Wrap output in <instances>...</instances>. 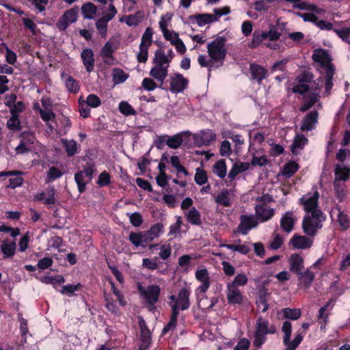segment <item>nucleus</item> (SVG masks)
Wrapping results in <instances>:
<instances>
[{
    "label": "nucleus",
    "mask_w": 350,
    "mask_h": 350,
    "mask_svg": "<svg viewBox=\"0 0 350 350\" xmlns=\"http://www.w3.org/2000/svg\"><path fill=\"white\" fill-rule=\"evenodd\" d=\"M172 312L170 320L169 323L167 324V325L163 328V334L167 332L170 329H174L176 325L177 317H178L179 312H177L176 310V309L172 310Z\"/></svg>",
    "instance_id": "4d7b16f0"
},
{
    "label": "nucleus",
    "mask_w": 350,
    "mask_h": 350,
    "mask_svg": "<svg viewBox=\"0 0 350 350\" xmlns=\"http://www.w3.org/2000/svg\"><path fill=\"white\" fill-rule=\"evenodd\" d=\"M265 40L263 31H255L253 33L252 41L250 43V46L251 48H256Z\"/></svg>",
    "instance_id": "864d4df0"
},
{
    "label": "nucleus",
    "mask_w": 350,
    "mask_h": 350,
    "mask_svg": "<svg viewBox=\"0 0 350 350\" xmlns=\"http://www.w3.org/2000/svg\"><path fill=\"white\" fill-rule=\"evenodd\" d=\"M336 214L337 220L342 229H347L349 227V219L347 215L341 212L340 210L333 211L332 215Z\"/></svg>",
    "instance_id": "09e8293b"
},
{
    "label": "nucleus",
    "mask_w": 350,
    "mask_h": 350,
    "mask_svg": "<svg viewBox=\"0 0 350 350\" xmlns=\"http://www.w3.org/2000/svg\"><path fill=\"white\" fill-rule=\"evenodd\" d=\"M170 64V57L164 56V51L162 49L157 50L155 52L153 59V66L150 70V75L156 80L161 88L166 77L168 75V68Z\"/></svg>",
    "instance_id": "f03ea898"
},
{
    "label": "nucleus",
    "mask_w": 350,
    "mask_h": 350,
    "mask_svg": "<svg viewBox=\"0 0 350 350\" xmlns=\"http://www.w3.org/2000/svg\"><path fill=\"white\" fill-rule=\"evenodd\" d=\"M226 298L230 304H241L243 301V295L241 290L233 284L226 286Z\"/></svg>",
    "instance_id": "a211bd4d"
},
{
    "label": "nucleus",
    "mask_w": 350,
    "mask_h": 350,
    "mask_svg": "<svg viewBox=\"0 0 350 350\" xmlns=\"http://www.w3.org/2000/svg\"><path fill=\"white\" fill-rule=\"evenodd\" d=\"M118 108L120 113L126 116L135 115L136 113L134 108L126 101H121L119 103Z\"/></svg>",
    "instance_id": "a18cd8bd"
},
{
    "label": "nucleus",
    "mask_w": 350,
    "mask_h": 350,
    "mask_svg": "<svg viewBox=\"0 0 350 350\" xmlns=\"http://www.w3.org/2000/svg\"><path fill=\"white\" fill-rule=\"evenodd\" d=\"M118 43L113 40L107 41L100 51V55L103 59H113V53L118 49Z\"/></svg>",
    "instance_id": "2f4dec72"
},
{
    "label": "nucleus",
    "mask_w": 350,
    "mask_h": 350,
    "mask_svg": "<svg viewBox=\"0 0 350 350\" xmlns=\"http://www.w3.org/2000/svg\"><path fill=\"white\" fill-rule=\"evenodd\" d=\"M163 35L165 39L169 41L172 45H174L176 44V42L180 40L178 33L174 31H165Z\"/></svg>",
    "instance_id": "774afa93"
},
{
    "label": "nucleus",
    "mask_w": 350,
    "mask_h": 350,
    "mask_svg": "<svg viewBox=\"0 0 350 350\" xmlns=\"http://www.w3.org/2000/svg\"><path fill=\"white\" fill-rule=\"evenodd\" d=\"M232 192L230 190L223 189L215 196V201L224 207L230 206L232 203Z\"/></svg>",
    "instance_id": "7c9ffc66"
},
{
    "label": "nucleus",
    "mask_w": 350,
    "mask_h": 350,
    "mask_svg": "<svg viewBox=\"0 0 350 350\" xmlns=\"http://www.w3.org/2000/svg\"><path fill=\"white\" fill-rule=\"evenodd\" d=\"M250 72L252 77L258 81H262L267 75V70L263 67L257 64H252L250 66Z\"/></svg>",
    "instance_id": "58836bf2"
},
{
    "label": "nucleus",
    "mask_w": 350,
    "mask_h": 350,
    "mask_svg": "<svg viewBox=\"0 0 350 350\" xmlns=\"http://www.w3.org/2000/svg\"><path fill=\"white\" fill-rule=\"evenodd\" d=\"M139 291L146 303L150 306H153L159 300L161 288L158 285L152 284L148 286L146 288L140 287Z\"/></svg>",
    "instance_id": "ddd939ff"
},
{
    "label": "nucleus",
    "mask_w": 350,
    "mask_h": 350,
    "mask_svg": "<svg viewBox=\"0 0 350 350\" xmlns=\"http://www.w3.org/2000/svg\"><path fill=\"white\" fill-rule=\"evenodd\" d=\"M172 15L170 13L166 14L164 16L161 17L159 25V27L162 31V33L165 32V31H169L167 29L168 25L172 19Z\"/></svg>",
    "instance_id": "680f3d73"
},
{
    "label": "nucleus",
    "mask_w": 350,
    "mask_h": 350,
    "mask_svg": "<svg viewBox=\"0 0 350 350\" xmlns=\"http://www.w3.org/2000/svg\"><path fill=\"white\" fill-rule=\"evenodd\" d=\"M16 248V245L15 242L9 239L3 241L1 245V251L3 254V258H8L12 257L15 254Z\"/></svg>",
    "instance_id": "473e14b6"
},
{
    "label": "nucleus",
    "mask_w": 350,
    "mask_h": 350,
    "mask_svg": "<svg viewBox=\"0 0 350 350\" xmlns=\"http://www.w3.org/2000/svg\"><path fill=\"white\" fill-rule=\"evenodd\" d=\"M308 139L304 135H297L291 145V151L293 154H297L307 144Z\"/></svg>",
    "instance_id": "4c0bfd02"
},
{
    "label": "nucleus",
    "mask_w": 350,
    "mask_h": 350,
    "mask_svg": "<svg viewBox=\"0 0 350 350\" xmlns=\"http://www.w3.org/2000/svg\"><path fill=\"white\" fill-rule=\"evenodd\" d=\"M194 180L199 185H204L208 181L206 172L202 168H197L194 176Z\"/></svg>",
    "instance_id": "de8ad7c7"
},
{
    "label": "nucleus",
    "mask_w": 350,
    "mask_h": 350,
    "mask_svg": "<svg viewBox=\"0 0 350 350\" xmlns=\"http://www.w3.org/2000/svg\"><path fill=\"white\" fill-rule=\"evenodd\" d=\"M248 279L245 273L237 274L231 282L228 284H233L236 287L243 286L247 283Z\"/></svg>",
    "instance_id": "13d9d810"
},
{
    "label": "nucleus",
    "mask_w": 350,
    "mask_h": 350,
    "mask_svg": "<svg viewBox=\"0 0 350 350\" xmlns=\"http://www.w3.org/2000/svg\"><path fill=\"white\" fill-rule=\"evenodd\" d=\"M317 122L318 113L316 110H313L303 119L301 129L303 131H310L315 128Z\"/></svg>",
    "instance_id": "b1692460"
},
{
    "label": "nucleus",
    "mask_w": 350,
    "mask_h": 350,
    "mask_svg": "<svg viewBox=\"0 0 350 350\" xmlns=\"http://www.w3.org/2000/svg\"><path fill=\"white\" fill-rule=\"evenodd\" d=\"M117 14V10L112 3L109 4L108 10L104 13V16L96 23V27L103 38L106 37L107 24Z\"/></svg>",
    "instance_id": "f8f14e48"
},
{
    "label": "nucleus",
    "mask_w": 350,
    "mask_h": 350,
    "mask_svg": "<svg viewBox=\"0 0 350 350\" xmlns=\"http://www.w3.org/2000/svg\"><path fill=\"white\" fill-rule=\"evenodd\" d=\"M334 31L340 38L350 45V28H343L342 29H334Z\"/></svg>",
    "instance_id": "e2e57ef3"
},
{
    "label": "nucleus",
    "mask_w": 350,
    "mask_h": 350,
    "mask_svg": "<svg viewBox=\"0 0 350 350\" xmlns=\"http://www.w3.org/2000/svg\"><path fill=\"white\" fill-rule=\"evenodd\" d=\"M269 160L265 155H259L254 154L251 160V164L254 166H265L268 164Z\"/></svg>",
    "instance_id": "5fc2aeb1"
},
{
    "label": "nucleus",
    "mask_w": 350,
    "mask_h": 350,
    "mask_svg": "<svg viewBox=\"0 0 350 350\" xmlns=\"http://www.w3.org/2000/svg\"><path fill=\"white\" fill-rule=\"evenodd\" d=\"M183 143L182 136L180 135H176L170 137L166 142V144L172 148H177Z\"/></svg>",
    "instance_id": "052dcab7"
},
{
    "label": "nucleus",
    "mask_w": 350,
    "mask_h": 350,
    "mask_svg": "<svg viewBox=\"0 0 350 350\" xmlns=\"http://www.w3.org/2000/svg\"><path fill=\"white\" fill-rule=\"evenodd\" d=\"M273 198L268 193L263 194L256 198L257 204L255 206V216L260 222H265L270 220L275 214L274 208L270 207L268 203L271 202Z\"/></svg>",
    "instance_id": "20e7f679"
},
{
    "label": "nucleus",
    "mask_w": 350,
    "mask_h": 350,
    "mask_svg": "<svg viewBox=\"0 0 350 350\" xmlns=\"http://www.w3.org/2000/svg\"><path fill=\"white\" fill-rule=\"evenodd\" d=\"M195 278L200 283V286L196 289L195 294L198 299H202L205 297V293L211 286V278L208 270L202 267L196 269Z\"/></svg>",
    "instance_id": "1a4fd4ad"
},
{
    "label": "nucleus",
    "mask_w": 350,
    "mask_h": 350,
    "mask_svg": "<svg viewBox=\"0 0 350 350\" xmlns=\"http://www.w3.org/2000/svg\"><path fill=\"white\" fill-rule=\"evenodd\" d=\"M312 58L314 62L320 64V71L323 72H332L334 69L333 65L331 64L330 57L327 52L323 49H317L314 52Z\"/></svg>",
    "instance_id": "4468645a"
},
{
    "label": "nucleus",
    "mask_w": 350,
    "mask_h": 350,
    "mask_svg": "<svg viewBox=\"0 0 350 350\" xmlns=\"http://www.w3.org/2000/svg\"><path fill=\"white\" fill-rule=\"evenodd\" d=\"M275 329L273 326L269 325L267 320L260 318L257 320L256 324V330L254 332V339L253 345L257 348H260L267 340V335L273 334Z\"/></svg>",
    "instance_id": "423d86ee"
},
{
    "label": "nucleus",
    "mask_w": 350,
    "mask_h": 350,
    "mask_svg": "<svg viewBox=\"0 0 350 350\" xmlns=\"http://www.w3.org/2000/svg\"><path fill=\"white\" fill-rule=\"evenodd\" d=\"M78 14V7L67 10L57 23V27L62 31L65 30L69 25L77 21Z\"/></svg>",
    "instance_id": "dca6fc26"
},
{
    "label": "nucleus",
    "mask_w": 350,
    "mask_h": 350,
    "mask_svg": "<svg viewBox=\"0 0 350 350\" xmlns=\"http://www.w3.org/2000/svg\"><path fill=\"white\" fill-rule=\"evenodd\" d=\"M153 31L150 27H147L142 35L139 47V52L137 53V61L140 63H145L148 57V49L152 42Z\"/></svg>",
    "instance_id": "9b49d317"
},
{
    "label": "nucleus",
    "mask_w": 350,
    "mask_h": 350,
    "mask_svg": "<svg viewBox=\"0 0 350 350\" xmlns=\"http://www.w3.org/2000/svg\"><path fill=\"white\" fill-rule=\"evenodd\" d=\"M213 172L219 178H224L226 175V165L224 160L216 162L213 165Z\"/></svg>",
    "instance_id": "79ce46f5"
},
{
    "label": "nucleus",
    "mask_w": 350,
    "mask_h": 350,
    "mask_svg": "<svg viewBox=\"0 0 350 350\" xmlns=\"http://www.w3.org/2000/svg\"><path fill=\"white\" fill-rule=\"evenodd\" d=\"M56 191L53 187H51L46 191L38 192L35 196V199L38 201H42L44 203L52 205L56 202L55 195Z\"/></svg>",
    "instance_id": "393cba45"
},
{
    "label": "nucleus",
    "mask_w": 350,
    "mask_h": 350,
    "mask_svg": "<svg viewBox=\"0 0 350 350\" xmlns=\"http://www.w3.org/2000/svg\"><path fill=\"white\" fill-rule=\"evenodd\" d=\"M299 165L296 162L290 161L284 166L282 175L290 177L297 171Z\"/></svg>",
    "instance_id": "c03bdc74"
},
{
    "label": "nucleus",
    "mask_w": 350,
    "mask_h": 350,
    "mask_svg": "<svg viewBox=\"0 0 350 350\" xmlns=\"http://www.w3.org/2000/svg\"><path fill=\"white\" fill-rule=\"evenodd\" d=\"M139 325L141 330L139 350H147L151 343V334L142 318L139 319Z\"/></svg>",
    "instance_id": "412c9836"
},
{
    "label": "nucleus",
    "mask_w": 350,
    "mask_h": 350,
    "mask_svg": "<svg viewBox=\"0 0 350 350\" xmlns=\"http://www.w3.org/2000/svg\"><path fill=\"white\" fill-rule=\"evenodd\" d=\"M216 135L211 130H203L193 136V141L198 146H208L215 140Z\"/></svg>",
    "instance_id": "f3484780"
},
{
    "label": "nucleus",
    "mask_w": 350,
    "mask_h": 350,
    "mask_svg": "<svg viewBox=\"0 0 350 350\" xmlns=\"http://www.w3.org/2000/svg\"><path fill=\"white\" fill-rule=\"evenodd\" d=\"M187 84L188 80L180 73L172 74L170 77V90L172 93L183 92Z\"/></svg>",
    "instance_id": "2eb2a0df"
},
{
    "label": "nucleus",
    "mask_w": 350,
    "mask_h": 350,
    "mask_svg": "<svg viewBox=\"0 0 350 350\" xmlns=\"http://www.w3.org/2000/svg\"><path fill=\"white\" fill-rule=\"evenodd\" d=\"M191 288L189 286L182 288L178 293L177 297L170 295L169 304L172 310L176 309L179 312L180 310H186L190 307L189 297L191 295Z\"/></svg>",
    "instance_id": "0eeeda50"
},
{
    "label": "nucleus",
    "mask_w": 350,
    "mask_h": 350,
    "mask_svg": "<svg viewBox=\"0 0 350 350\" xmlns=\"http://www.w3.org/2000/svg\"><path fill=\"white\" fill-rule=\"evenodd\" d=\"M297 220V218L293 212H286L280 219V226L284 231L289 233L293 230Z\"/></svg>",
    "instance_id": "bb28decb"
},
{
    "label": "nucleus",
    "mask_w": 350,
    "mask_h": 350,
    "mask_svg": "<svg viewBox=\"0 0 350 350\" xmlns=\"http://www.w3.org/2000/svg\"><path fill=\"white\" fill-rule=\"evenodd\" d=\"M308 8L312 10V12L303 14L301 17L304 21L312 22L316 25L319 19L314 13H321L323 12L324 10L323 9L318 8L314 4L308 5Z\"/></svg>",
    "instance_id": "f704fd0d"
},
{
    "label": "nucleus",
    "mask_w": 350,
    "mask_h": 350,
    "mask_svg": "<svg viewBox=\"0 0 350 350\" xmlns=\"http://www.w3.org/2000/svg\"><path fill=\"white\" fill-rule=\"evenodd\" d=\"M157 258H144L142 260V267L149 270H155L158 267Z\"/></svg>",
    "instance_id": "69168bd1"
},
{
    "label": "nucleus",
    "mask_w": 350,
    "mask_h": 350,
    "mask_svg": "<svg viewBox=\"0 0 350 350\" xmlns=\"http://www.w3.org/2000/svg\"><path fill=\"white\" fill-rule=\"evenodd\" d=\"M304 334V332H301L297 334L293 341H291L290 339L288 342L284 343V345L286 346V350H295L302 341Z\"/></svg>",
    "instance_id": "8fccbe9b"
},
{
    "label": "nucleus",
    "mask_w": 350,
    "mask_h": 350,
    "mask_svg": "<svg viewBox=\"0 0 350 350\" xmlns=\"http://www.w3.org/2000/svg\"><path fill=\"white\" fill-rule=\"evenodd\" d=\"M163 226L157 223L152 225L150 228L146 232H131L129 234V240L135 247H145L146 244L159 237L163 231Z\"/></svg>",
    "instance_id": "7ed1b4c3"
},
{
    "label": "nucleus",
    "mask_w": 350,
    "mask_h": 350,
    "mask_svg": "<svg viewBox=\"0 0 350 350\" xmlns=\"http://www.w3.org/2000/svg\"><path fill=\"white\" fill-rule=\"evenodd\" d=\"M292 90L295 93L304 95V103L300 108L301 111L308 110L318 101L319 93L309 89L308 85L304 83L295 85Z\"/></svg>",
    "instance_id": "6e6552de"
},
{
    "label": "nucleus",
    "mask_w": 350,
    "mask_h": 350,
    "mask_svg": "<svg viewBox=\"0 0 350 350\" xmlns=\"http://www.w3.org/2000/svg\"><path fill=\"white\" fill-rule=\"evenodd\" d=\"M230 12L228 6L213 10V14H199L190 16L189 19L192 23L196 22L199 27H203L207 24L217 21L222 16L227 15Z\"/></svg>",
    "instance_id": "39448f33"
},
{
    "label": "nucleus",
    "mask_w": 350,
    "mask_h": 350,
    "mask_svg": "<svg viewBox=\"0 0 350 350\" xmlns=\"http://www.w3.org/2000/svg\"><path fill=\"white\" fill-rule=\"evenodd\" d=\"M313 240L305 236L294 234L291 239L289 244L295 249L306 250L312 245Z\"/></svg>",
    "instance_id": "aec40b11"
},
{
    "label": "nucleus",
    "mask_w": 350,
    "mask_h": 350,
    "mask_svg": "<svg viewBox=\"0 0 350 350\" xmlns=\"http://www.w3.org/2000/svg\"><path fill=\"white\" fill-rule=\"evenodd\" d=\"M81 12L85 18L92 19L96 14L97 8L92 3H87L82 6Z\"/></svg>",
    "instance_id": "ea45409f"
},
{
    "label": "nucleus",
    "mask_w": 350,
    "mask_h": 350,
    "mask_svg": "<svg viewBox=\"0 0 350 350\" xmlns=\"http://www.w3.org/2000/svg\"><path fill=\"white\" fill-rule=\"evenodd\" d=\"M332 303V300L329 301L325 306L321 307L319 311L318 318L323 320L324 325L327 322L329 311L332 308V306H330Z\"/></svg>",
    "instance_id": "3c124183"
},
{
    "label": "nucleus",
    "mask_w": 350,
    "mask_h": 350,
    "mask_svg": "<svg viewBox=\"0 0 350 350\" xmlns=\"http://www.w3.org/2000/svg\"><path fill=\"white\" fill-rule=\"evenodd\" d=\"M282 312L284 318L291 319V320H297L301 316V311L297 308H284L282 310Z\"/></svg>",
    "instance_id": "603ef678"
},
{
    "label": "nucleus",
    "mask_w": 350,
    "mask_h": 350,
    "mask_svg": "<svg viewBox=\"0 0 350 350\" xmlns=\"http://www.w3.org/2000/svg\"><path fill=\"white\" fill-rule=\"evenodd\" d=\"M319 195L317 191L304 195L300 199L306 215L302 221L304 232L308 236H314L323 226L325 217L318 207Z\"/></svg>",
    "instance_id": "f257e3e1"
},
{
    "label": "nucleus",
    "mask_w": 350,
    "mask_h": 350,
    "mask_svg": "<svg viewBox=\"0 0 350 350\" xmlns=\"http://www.w3.org/2000/svg\"><path fill=\"white\" fill-rule=\"evenodd\" d=\"M66 172L62 165H52L49 167L46 172V183H51L62 177Z\"/></svg>",
    "instance_id": "c85d7f7f"
},
{
    "label": "nucleus",
    "mask_w": 350,
    "mask_h": 350,
    "mask_svg": "<svg viewBox=\"0 0 350 350\" xmlns=\"http://www.w3.org/2000/svg\"><path fill=\"white\" fill-rule=\"evenodd\" d=\"M81 57L86 70L92 72L94 68V53L91 49H85L81 53Z\"/></svg>",
    "instance_id": "c756f323"
},
{
    "label": "nucleus",
    "mask_w": 350,
    "mask_h": 350,
    "mask_svg": "<svg viewBox=\"0 0 350 350\" xmlns=\"http://www.w3.org/2000/svg\"><path fill=\"white\" fill-rule=\"evenodd\" d=\"M258 225V221L253 215H242L240 217V224L238 226L239 232L242 234H247V232Z\"/></svg>",
    "instance_id": "6ab92c4d"
},
{
    "label": "nucleus",
    "mask_w": 350,
    "mask_h": 350,
    "mask_svg": "<svg viewBox=\"0 0 350 350\" xmlns=\"http://www.w3.org/2000/svg\"><path fill=\"white\" fill-rule=\"evenodd\" d=\"M184 213L188 222L190 224L194 225H199L201 224L200 213L195 207H191L188 211H185Z\"/></svg>",
    "instance_id": "c9c22d12"
},
{
    "label": "nucleus",
    "mask_w": 350,
    "mask_h": 350,
    "mask_svg": "<svg viewBox=\"0 0 350 350\" xmlns=\"http://www.w3.org/2000/svg\"><path fill=\"white\" fill-rule=\"evenodd\" d=\"M62 143L65 147L66 152L68 156L71 157L75 154L77 152V144L75 140H68L66 139H62Z\"/></svg>",
    "instance_id": "a19ab883"
},
{
    "label": "nucleus",
    "mask_w": 350,
    "mask_h": 350,
    "mask_svg": "<svg viewBox=\"0 0 350 350\" xmlns=\"http://www.w3.org/2000/svg\"><path fill=\"white\" fill-rule=\"evenodd\" d=\"M114 83L119 84L124 82L128 79V75L120 68H115L112 72Z\"/></svg>",
    "instance_id": "37998d69"
},
{
    "label": "nucleus",
    "mask_w": 350,
    "mask_h": 350,
    "mask_svg": "<svg viewBox=\"0 0 350 350\" xmlns=\"http://www.w3.org/2000/svg\"><path fill=\"white\" fill-rule=\"evenodd\" d=\"M81 287V284L80 283L77 284H68L64 286L60 292L62 294L70 297L75 292L78 291Z\"/></svg>",
    "instance_id": "6e6d98bb"
},
{
    "label": "nucleus",
    "mask_w": 350,
    "mask_h": 350,
    "mask_svg": "<svg viewBox=\"0 0 350 350\" xmlns=\"http://www.w3.org/2000/svg\"><path fill=\"white\" fill-rule=\"evenodd\" d=\"M75 180L77 184L79 191L81 193H83L85 189L87 183L90 181H88L85 176H83V174L79 172L75 174Z\"/></svg>",
    "instance_id": "49530a36"
},
{
    "label": "nucleus",
    "mask_w": 350,
    "mask_h": 350,
    "mask_svg": "<svg viewBox=\"0 0 350 350\" xmlns=\"http://www.w3.org/2000/svg\"><path fill=\"white\" fill-rule=\"evenodd\" d=\"M299 285L301 287L308 289L313 282L315 274L310 268H308L304 271H301L297 273Z\"/></svg>",
    "instance_id": "5701e85b"
},
{
    "label": "nucleus",
    "mask_w": 350,
    "mask_h": 350,
    "mask_svg": "<svg viewBox=\"0 0 350 350\" xmlns=\"http://www.w3.org/2000/svg\"><path fill=\"white\" fill-rule=\"evenodd\" d=\"M289 269L291 271L298 273L304 267V258L301 256L297 254H293L288 259Z\"/></svg>",
    "instance_id": "cd10ccee"
},
{
    "label": "nucleus",
    "mask_w": 350,
    "mask_h": 350,
    "mask_svg": "<svg viewBox=\"0 0 350 350\" xmlns=\"http://www.w3.org/2000/svg\"><path fill=\"white\" fill-rule=\"evenodd\" d=\"M181 225V217L180 216H177L176 222L170 227L168 236H174V237H176V236L180 232Z\"/></svg>",
    "instance_id": "bf43d9fd"
},
{
    "label": "nucleus",
    "mask_w": 350,
    "mask_h": 350,
    "mask_svg": "<svg viewBox=\"0 0 350 350\" xmlns=\"http://www.w3.org/2000/svg\"><path fill=\"white\" fill-rule=\"evenodd\" d=\"M160 252L159 253V257L163 260H167L170 258L172 249L170 244H163L159 247Z\"/></svg>",
    "instance_id": "338daca9"
},
{
    "label": "nucleus",
    "mask_w": 350,
    "mask_h": 350,
    "mask_svg": "<svg viewBox=\"0 0 350 350\" xmlns=\"http://www.w3.org/2000/svg\"><path fill=\"white\" fill-rule=\"evenodd\" d=\"M41 281L46 284H62L64 282V278L61 275L46 276Z\"/></svg>",
    "instance_id": "0e129e2a"
},
{
    "label": "nucleus",
    "mask_w": 350,
    "mask_h": 350,
    "mask_svg": "<svg viewBox=\"0 0 350 350\" xmlns=\"http://www.w3.org/2000/svg\"><path fill=\"white\" fill-rule=\"evenodd\" d=\"M219 247H226L242 254H247L250 251V248L247 245L241 243V240L236 241L233 244L221 243L219 244Z\"/></svg>",
    "instance_id": "72a5a7b5"
},
{
    "label": "nucleus",
    "mask_w": 350,
    "mask_h": 350,
    "mask_svg": "<svg viewBox=\"0 0 350 350\" xmlns=\"http://www.w3.org/2000/svg\"><path fill=\"white\" fill-rule=\"evenodd\" d=\"M42 120L46 123L49 131L53 133L57 126L56 115L52 109L39 110Z\"/></svg>",
    "instance_id": "4be33fe9"
},
{
    "label": "nucleus",
    "mask_w": 350,
    "mask_h": 350,
    "mask_svg": "<svg viewBox=\"0 0 350 350\" xmlns=\"http://www.w3.org/2000/svg\"><path fill=\"white\" fill-rule=\"evenodd\" d=\"M208 55L213 62L221 65L226 55V49L223 39H216L207 45Z\"/></svg>",
    "instance_id": "9d476101"
},
{
    "label": "nucleus",
    "mask_w": 350,
    "mask_h": 350,
    "mask_svg": "<svg viewBox=\"0 0 350 350\" xmlns=\"http://www.w3.org/2000/svg\"><path fill=\"white\" fill-rule=\"evenodd\" d=\"M23 173L19 171H4L0 172V177L1 176H15L10 178L9 187L15 189L21 187L23 183V178L21 176Z\"/></svg>",
    "instance_id": "a878e982"
},
{
    "label": "nucleus",
    "mask_w": 350,
    "mask_h": 350,
    "mask_svg": "<svg viewBox=\"0 0 350 350\" xmlns=\"http://www.w3.org/2000/svg\"><path fill=\"white\" fill-rule=\"evenodd\" d=\"M350 177V168L342 165H337L335 168V179L346 181Z\"/></svg>",
    "instance_id": "e433bc0d"
}]
</instances>
